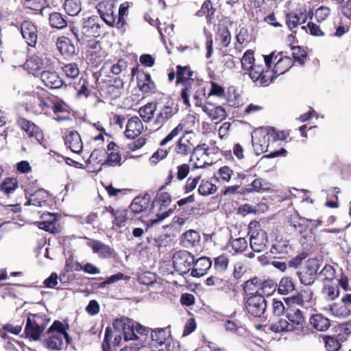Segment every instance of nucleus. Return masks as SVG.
Returning a JSON list of instances; mask_svg holds the SVG:
<instances>
[{
	"mask_svg": "<svg viewBox=\"0 0 351 351\" xmlns=\"http://www.w3.org/2000/svg\"><path fill=\"white\" fill-rule=\"evenodd\" d=\"M247 267L245 263V260L238 261L234 265L233 273L234 278L237 279L241 278L245 273Z\"/></svg>",
	"mask_w": 351,
	"mask_h": 351,
	"instance_id": "nucleus-62",
	"label": "nucleus"
},
{
	"mask_svg": "<svg viewBox=\"0 0 351 351\" xmlns=\"http://www.w3.org/2000/svg\"><path fill=\"white\" fill-rule=\"evenodd\" d=\"M66 12L71 16H76L82 10L80 0H66L64 4Z\"/></svg>",
	"mask_w": 351,
	"mask_h": 351,
	"instance_id": "nucleus-42",
	"label": "nucleus"
},
{
	"mask_svg": "<svg viewBox=\"0 0 351 351\" xmlns=\"http://www.w3.org/2000/svg\"><path fill=\"white\" fill-rule=\"evenodd\" d=\"M325 347L328 351H338L341 347L340 339L331 336L324 338Z\"/></svg>",
	"mask_w": 351,
	"mask_h": 351,
	"instance_id": "nucleus-49",
	"label": "nucleus"
},
{
	"mask_svg": "<svg viewBox=\"0 0 351 351\" xmlns=\"http://www.w3.org/2000/svg\"><path fill=\"white\" fill-rule=\"evenodd\" d=\"M51 103L38 98L37 101H35L34 110L37 113L45 112L46 110L51 109Z\"/></svg>",
	"mask_w": 351,
	"mask_h": 351,
	"instance_id": "nucleus-56",
	"label": "nucleus"
},
{
	"mask_svg": "<svg viewBox=\"0 0 351 351\" xmlns=\"http://www.w3.org/2000/svg\"><path fill=\"white\" fill-rule=\"evenodd\" d=\"M306 19V16H304L302 21H301L300 18L298 15L290 13L287 15V25L290 30H293L295 27H296L299 24L304 23Z\"/></svg>",
	"mask_w": 351,
	"mask_h": 351,
	"instance_id": "nucleus-48",
	"label": "nucleus"
},
{
	"mask_svg": "<svg viewBox=\"0 0 351 351\" xmlns=\"http://www.w3.org/2000/svg\"><path fill=\"white\" fill-rule=\"evenodd\" d=\"M62 70L67 77L75 79L80 73L79 68L75 63H70L65 64L62 67Z\"/></svg>",
	"mask_w": 351,
	"mask_h": 351,
	"instance_id": "nucleus-51",
	"label": "nucleus"
},
{
	"mask_svg": "<svg viewBox=\"0 0 351 351\" xmlns=\"http://www.w3.org/2000/svg\"><path fill=\"white\" fill-rule=\"evenodd\" d=\"M56 45L58 51L63 56H71L75 52L74 46L71 45L70 40L65 37L59 38Z\"/></svg>",
	"mask_w": 351,
	"mask_h": 351,
	"instance_id": "nucleus-35",
	"label": "nucleus"
},
{
	"mask_svg": "<svg viewBox=\"0 0 351 351\" xmlns=\"http://www.w3.org/2000/svg\"><path fill=\"white\" fill-rule=\"evenodd\" d=\"M18 124L20 128L27 134L30 138H34L38 143L42 144L43 134L36 125L24 118L19 119Z\"/></svg>",
	"mask_w": 351,
	"mask_h": 351,
	"instance_id": "nucleus-14",
	"label": "nucleus"
},
{
	"mask_svg": "<svg viewBox=\"0 0 351 351\" xmlns=\"http://www.w3.org/2000/svg\"><path fill=\"white\" fill-rule=\"evenodd\" d=\"M47 324V322L43 316L30 314L27 319L25 332L32 339L38 340L45 329Z\"/></svg>",
	"mask_w": 351,
	"mask_h": 351,
	"instance_id": "nucleus-5",
	"label": "nucleus"
},
{
	"mask_svg": "<svg viewBox=\"0 0 351 351\" xmlns=\"http://www.w3.org/2000/svg\"><path fill=\"white\" fill-rule=\"evenodd\" d=\"M64 143L75 153H80L83 147L80 135L76 131H68L64 135Z\"/></svg>",
	"mask_w": 351,
	"mask_h": 351,
	"instance_id": "nucleus-19",
	"label": "nucleus"
},
{
	"mask_svg": "<svg viewBox=\"0 0 351 351\" xmlns=\"http://www.w3.org/2000/svg\"><path fill=\"white\" fill-rule=\"evenodd\" d=\"M23 1L27 8L34 10H40L41 14H43L45 0H23Z\"/></svg>",
	"mask_w": 351,
	"mask_h": 351,
	"instance_id": "nucleus-50",
	"label": "nucleus"
},
{
	"mask_svg": "<svg viewBox=\"0 0 351 351\" xmlns=\"http://www.w3.org/2000/svg\"><path fill=\"white\" fill-rule=\"evenodd\" d=\"M40 79L50 88H58L63 84L62 80L54 71H43L40 74Z\"/></svg>",
	"mask_w": 351,
	"mask_h": 351,
	"instance_id": "nucleus-23",
	"label": "nucleus"
},
{
	"mask_svg": "<svg viewBox=\"0 0 351 351\" xmlns=\"http://www.w3.org/2000/svg\"><path fill=\"white\" fill-rule=\"evenodd\" d=\"M27 66L33 71L46 69L50 65V60L46 56L35 55L27 60Z\"/></svg>",
	"mask_w": 351,
	"mask_h": 351,
	"instance_id": "nucleus-25",
	"label": "nucleus"
},
{
	"mask_svg": "<svg viewBox=\"0 0 351 351\" xmlns=\"http://www.w3.org/2000/svg\"><path fill=\"white\" fill-rule=\"evenodd\" d=\"M219 37L221 44L223 47H228L231 41V34L226 27L220 28L219 30Z\"/></svg>",
	"mask_w": 351,
	"mask_h": 351,
	"instance_id": "nucleus-55",
	"label": "nucleus"
},
{
	"mask_svg": "<svg viewBox=\"0 0 351 351\" xmlns=\"http://www.w3.org/2000/svg\"><path fill=\"white\" fill-rule=\"evenodd\" d=\"M311 326L318 331H326L330 326L329 319L322 314H315L309 319Z\"/></svg>",
	"mask_w": 351,
	"mask_h": 351,
	"instance_id": "nucleus-29",
	"label": "nucleus"
},
{
	"mask_svg": "<svg viewBox=\"0 0 351 351\" xmlns=\"http://www.w3.org/2000/svg\"><path fill=\"white\" fill-rule=\"evenodd\" d=\"M191 90L193 92V104L196 107L204 108L207 102L206 93V86L203 82H199L197 80H192L186 84V91L190 92Z\"/></svg>",
	"mask_w": 351,
	"mask_h": 351,
	"instance_id": "nucleus-7",
	"label": "nucleus"
},
{
	"mask_svg": "<svg viewBox=\"0 0 351 351\" xmlns=\"http://www.w3.org/2000/svg\"><path fill=\"white\" fill-rule=\"evenodd\" d=\"M271 328L275 332H293L295 328L290 324L288 319H280L278 322L273 324Z\"/></svg>",
	"mask_w": 351,
	"mask_h": 351,
	"instance_id": "nucleus-38",
	"label": "nucleus"
},
{
	"mask_svg": "<svg viewBox=\"0 0 351 351\" xmlns=\"http://www.w3.org/2000/svg\"><path fill=\"white\" fill-rule=\"evenodd\" d=\"M293 64V62L291 58L288 56L281 57L275 64L274 69L271 71L274 78L287 72Z\"/></svg>",
	"mask_w": 351,
	"mask_h": 351,
	"instance_id": "nucleus-30",
	"label": "nucleus"
},
{
	"mask_svg": "<svg viewBox=\"0 0 351 351\" xmlns=\"http://www.w3.org/2000/svg\"><path fill=\"white\" fill-rule=\"evenodd\" d=\"M319 269V261L317 258H311L306 261V271L310 274V276H317Z\"/></svg>",
	"mask_w": 351,
	"mask_h": 351,
	"instance_id": "nucleus-53",
	"label": "nucleus"
},
{
	"mask_svg": "<svg viewBox=\"0 0 351 351\" xmlns=\"http://www.w3.org/2000/svg\"><path fill=\"white\" fill-rule=\"evenodd\" d=\"M152 348L154 347L160 351L171 340V335L169 328L157 329L152 332Z\"/></svg>",
	"mask_w": 351,
	"mask_h": 351,
	"instance_id": "nucleus-13",
	"label": "nucleus"
},
{
	"mask_svg": "<svg viewBox=\"0 0 351 351\" xmlns=\"http://www.w3.org/2000/svg\"><path fill=\"white\" fill-rule=\"evenodd\" d=\"M49 197V193L46 190L39 189L30 195L25 206L32 205L37 207L43 206Z\"/></svg>",
	"mask_w": 351,
	"mask_h": 351,
	"instance_id": "nucleus-26",
	"label": "nucleus"
},
{
	"mask_svg": "<svg viewBox=\"0 0 351 351\" xmlns=\"http://www.w3.org/2000/svg\"><path fill=\"white\" fill-rule=\"evenodd\" d=\"M48 215L52 217L53 219L47 221H40L38 222V226L40 229L53 233L56 231V227L54 223L56 219L53 216L51 215L50 214H49Z\"/></svg>",
	"mask_w": 351,
	"mask_h": 351,
	"instance_id": "nucleus-52",
	"label": "nucleus"
},
{
	"mask_svg": "<svg viewBox=\"0 0 351 351\" xmlns=\"http://www.w3.org/2000/svg\"><path fill=\"white\" fill-rule=\"evenodd\" d=\"M18 188V181L15 178H7L0 186L1 191L9 196Z\"/></svg>",
	"mask_w": 351,
	"mask_h": 351,
	"instance_id": "nucleus-39",
	"label": "nucleus"
},
{
	"mask_svg": "<svg viewBox=\"0 0 351 351\" xmlns=\"http://www.w3.org/2000/svg\"><path fill=\"white\" fill-rule=\"evenodd\" d=\"M177 77L178 82H182L184 83V85L187 84L189 82L194 80L191 78L193 75V72L188 66H177Z\"/></svg>",
	"mask_w": 351,
	"mask_h": 351,
	"instance_id": "nucleus-41",
	"label": "nucleus"
},
{
	"mask_svg": "<svg viewBox=\"0 0 351 351\" xmlns=\"http://www.w3.org/2000/svg\"><path fill=\"white\" fill-rule=\"evenodd\" d=\"M252 189H250V191H256L260 192L261 191L267 190L269 188V184L265 181L261 179H255L252 182Z\"/></svg>",
	"mask_w": 351,
	"mask_h": 351,
	"instance_id": "nucleus-60",
	"label": "nucleus"
},
{
	"mask_svg": "<svg viewBox=\"0 0 351 351\" xmlns=\"http://www.w3.org/2000/svg\"><path fill=\"white\" fill-rule=\"evenodd\" d=\"M215 184L206 180H202L198 187V193L200 195L208 196L214 194L217 191Z\"/></svg>",
	"mask_w": 351,
	"mask_h": 351,
	"instance_id": "nucleus-40",
	"label": "nucleus"
},
{
	"mask_svg": "<svg viewBox=\"0 0 351 351\" xmlns=\"http://www.w3.org/2000/svg\"><path fill=\"white\" fill-rule=\"evenodd\" d=\"M247 71L250 78L254 82H259L263 86L269 85L274 79L273 72L265 70L263 64L258 62H254Z\"/></svg>",
	"mask_w": 351,
	"mask_h": 351,
	"instance_id": "nucleus-8",
	"label": "nucleus"
},
{
	"mask_svg": "<svg viewBox=\"0 0 351 351\" xmlns=\"http://www.w3.org/2000/svg\"><path fill=\"white\" fill-rule=\"evenodd\" d=\"M230 243L235 253H242L247 247V241L243 237L233 239L230 241Z\"/></svg>",
	"mask_w": 351,
	"mask_h": 351,
	"instance_id": "nucleus-45",
	"label": "nucleus"
},
{
	"mask_svg": "<svg viewBox=\"0 0 351 351\" xmlns=\"http://www.w3.org/2000/svg\"><path fill=\"white\" fill-rule=\"evenodd\" d=\"M114 8V3L111 0H104L97 6L100 17L110 26H113L115 22Z\"/></svg>",
	"mask_w": 351,
	"mask_h": 351,
	"instance_id": "nucleus-12",
	"label": "nucleus"
},
{
	"mask_svg": "<svg viewBox=\"0 0 351 351\" xmlns=\"http://www.w3.org/2000/svg\"><path fill=\"white\" fill-rule=\"evenodd\" d=\"M200 242V235L198 232L190 230L182 234L181 243L185 247H195Z\"/></svg>",
	"mask_w": 351,
	"mask_h": 351,
	"instance_id": "nucleus-28",
	"label": "nucleus"
},
{
	"mask_svg": "<svg viewBox=\"0 0 351 351\" xmlns=\"http://www.w3.org/2000/svg\"><path fill=\"white\" fill-rule=\"evenodd\" d=\"M268 243L267 233L263 230L254 231L250 236V245L254 252L263 251Z\"/></svg>",
	"mask_w": 351,
	"mask_h": 351,
	"instance_id": "nucleus-17",
	"label": "nucleus"
},
{
	"mask_svg": "<svg viewBox=\"0 0 351 351\" xmlns=\"http://www.w3.org/2000/svg\"><path fill=\"white\" fill-rule=\"evenodd\" d=\"M21 32L28 45L32 47L36 45L38 38L37 28L31 21L23 22L21 25Z\"/></svg>",
	"mask_w": 351,
	"mask_h": 351,
	"instance_id": "nucleus-18",
	"label": "nucleus"
},
{
	"mask_svg": "<svg viewBox=\"0 0 351 351\" xmlns=\"http://www.w3.org/2000/svg\"><path fill=\"white\" fill-rule=\"evenodd\" d=\"M202 110L208 116L212 121L217 123L225 119L226 112L225 109L221 106H214L210 102H206Z\"/></svg>",
	"mask_w": 351,
	"mask_h": 351,
	"instance_id": "nucleus-22",
	"label": "nucleus"
},
{
	"mask_svg": "<svg viewBox=\"0 0 351 351\" xmlns=\"http://www.w3.org/2000/svg\"><path fill=\"white\" fill-rule=\"evenodd\" d=\"M143 125L138 117H132L128 121L126 125L125 134L128 138H135L143 131Z\"/></svg>",
	"mask_w": 351,
	"mask_h": 351,
	"instance_id": "nucleus-20",
	"label": "nucleus"
},
{
	"mask_svg": "<svg viewBox=\"0 0 351 351\" xmlns=\"http://www.w3.org/2000/svg\"><path fill=\"white\" fill-rule=\"evenodd\" d=\"M331 313L337 317L345 318L350 315L351 308L346 304H333L330 306Z\"/></svg>",
	"mask_w": 351,
	"mask_h": 351,
	"instance_id": "nucleus-34",
	"label": "nucleus"
},
{
	"mask_svg": "<svg viewBox=\"0 0 351 351\" xmlns=\"http://www.w3.org/2000/svg\"><path fill=\"white\" fill-rule=\"evenodd\" d=\"M177 112L178 108L176 106L172 101L167 102L158 110L153 121L154 126L156 129L160 128Z\"/></svg>",
	"mask_w": 351,
	"mask_h": 351,
	"instance_id": "nucleus-10",
	"label": "nucleus"
},
{
	"mask_svg": "<svg viewBox=\"0 0 351 351\" xmlns=\"http://www.w3.org/2000/svg\"><path fill=\"white\" fill-rule=\"evenodd\" d=\"M138 86L140 90L144 93H149L155 88L154 82L148 73H142L139 75Z\"/></svg>",
	"mask_w": 351,
	"mask_h": 351,
	"instance_id": "nucleus-33",
	"label": "nucleus"
},
{
	"mask_svg": "<svg viewBox=\"0 0 351 351\" xmlns=\"http://www.w3.org/2000/svg\"><path fill=\"white\" fill-rule=\"evenodd\" d=\"M258 283V280L256 278L253 279H250L247 280L243 286L244 292L246 293L247 298L248 296L255 295V294H261L258 292L257 289V284Z\"/></svg>",
	"mask_w": 351,
	"mask_h": 351,
	"instance_id": "nucleus-44",
	"label": "nucleus"
},
{
	"mask_svg": "<svg viewBox=\"0 0 351 351\" xmlns=\"http://www.w3.org/2000/svg\"><path fill=\"white\" fill-rule=\"evenodd\" d=\"M48 338L46 339V346L49 350H60L64 346V340L66 344L70 343V339L64 330V324L58 321L53 322L48 329Z\"/></svg>",
	"mask_w": 351,
	"mask_h": 351,
	"instance_id": "nucleus-3",
	"label": "nucleus"
},
{
	"mask_svg": "<svg viewBox=\"0 0 351 351\" xmlns=\"http://www.w3.org/2000/svg\"><path fill=\"white\" fill-rule=\"evenodd\" d=\"M302 29L306 30L307 32L308 31L310 34L313 36H322L324 35V32L319 28V26L311 22L308 23L306 26H302Z\"/></svg>",
	"mask_w": 351,
	"mask_h": 351,
	"instance_id": "nucleus-59",
	"label": "nucleus"
},
{
	"mask_svg": "<svg viewBox=\"0 0 351 351\" xmlns=\"http://www.w3.org/2000/svg\"><path fill=\"white\" fill-rule=\"evenodd\" d=\"M254 62H258V60H256L254 57V51L251 49L247 50L241 59L243 69L248 70Z\"/></svg>",
	"mask_w": 351,
	"mask_h": 351,
	"instance_id": "nucleus-47",
	"label": "nucleus"
},
{
	"mask_svg": "<svg viewBox=\"0 0 351 351\" xmlns=\"http://www.w3.org/2000/svg\"><path fill=\"white\" fill-rule=\"evenodd\" d=\"M290 247L287 240L276 239L271 245L270 252L274 256H284L287 254Z\"/></svg>",
	"mask_w": 351,
	"mask_h": 351,
	"instance_id": "nucleus-31",
	"label": "nucleus"
},
{
	"mask_svg": "<svg viewBox=\"0 0 351 351\" xmlns=\"http://www.w3.org/2000/svg\"><path fill=\"white\" fill-rule=\"evenodd\" d=\"M88 245L92 249L93 253L97 254L99 258H110L113 252V250L110 246L97 240L90 241Z\"/></svg>",
	"mask_w": 351,
	"mask_h": 351,
	"instance_id": "nucleus-24",
	"label": "nucleus"
},
{
	"mask_svg": "<svg viewBox=\"0 0 351 351\" xmlns=\"http://www.w3.org/2000/svg\"><path fill=\"white\" fill-rule=\"evenodd\" d=\"M294 290V284L292 279L289 277H283L278 285V291L281 294H288Z\"/></svg>",
	"mask_w": 351,
	"mask_h": 351,
	"instance_id": "nucleus-43",
	"label": "nucleus"
},
{
	"mask_svg": "<svg viewBox=\"0 0 351 351\" xmlns=\"http://www.w3.org/2000/svg\"><path fill=\"white\" fill-rule=\"evenodd\" d=\"M171 196L168 193L162 192L157 195L152 202V212L155 213L156 218L149 219V224L154 226L162 221L169 215V210H163L171 204Z\"/></svg>",
	"mask_w": 351,
	"mask_h": 351,
	"instance_id": "nucleus-4",
	"label": "nucleus"
},
{
	"mask_svg": "<svg viewBox=\"0 0 351 351\" xmlns=\"http://www.w3.org/2000/svg\"><path fill=\"white\" fill-rule=\"evenodd\" d=\"M286 317L290 324L295 328V334L301 335L307 330L304 327L305 318L300 309L295 308L287 309Z\"/></svg>",
	"mask_w": 351,
	"mask_h": 351,
	"instance_id": "nucleus-11",
	"label": "nucleus"
},
{
	"mask_svg": "<svg viewBox=\"0 0 351 351\" xmlns=\"http://www.w3.org/2000/svg\"><path fill=\"white\" fill-rule=\"evenodd\" d=\"M71 32L80 43L85 44L90 41L89 39L100 35L101 24L99 19L93 16L84 19L80 31L75 27H71Z\"/></svg>",
	"mask_w": 351,
	"mask_h": 351,
	"instance_id": "nucleus-2",
	"label": "nucleus"
},
{
	"mask_svg": "<svg viewBox=\"0 0 351 351\" xmlns=\"http://www.w3.org/2000/svg\"><path fill=\"white\" fill-rule=\"evenodd\" d=\"M322 292L329 300H333L339 295V290L336 286H326L323 289Z\"/></svg>",
	"mask_w": 351,
	"mask_h": 351,
	"instance_id": "nucleus-58",
	"label": "nucleus"
},
{
	"mask_svg": "<svg viewBox=\"0 0 351 351\" xmlns=\"http://www.w3.org/2000/svg\"><path fill=\"white\" fill-rule=\"evenodd\" d=\"M202 12L206 14V19L210 22L214 17L215 10L210 1H205L202 6Z\"/></svg>",
	"mask_w": 351,
	"mask_h": 351,
	"instance_id": "nucleus-57",
	"label": "nucleus"
},
{
	"mask_svg": "<svg viewBox=\"0 0 351 351\" xmlns=\"http://www.w3.org/2000/svg\"><path fill=\"white\" fill-rule=\"evenodd\" d=\"M148 206V199L145 197H135L132 203L130 204L128 210H130L131 215L132 213L139 214L144 211Z\"/></svg>",
	"mask_w": 351,
	"mask_h": 351,
	"instance_id": "nucleus-32",
	"label": "nucleus"
},
{
	"mask_svg": "<svg viewBox=\"0 0 351 351\" xmlns=\"http://www.w3.org/2000/svg\"><path fill=\"white\" fill-rule=\"evenodd\" d=\"M156 110V106L152 103H148L140 108L138 113L145 122H149L154 117V112Z\"/></svg>",
	"mask_w": 351,
	"mask_h": 351,
	"instance_id": "nucleus-37",
	"label": "nucleus"
},
{
	"mask_svg": "<svg viewBox=\"0 0 351 351\" xmlns=\"http://www.w3.org/2000/svg\"><path fill=\"white\" fill-rule=\"evenodd\" d=\"M245 308L254 317H261L267 308V302L262 294H255L246 298Z\"/></svg>",
	"mask_w": 351,
	"mask_h": 351,
	"instance_id": "nucleus-9",
	"label": "nucleus"
},
{
	"mask_svg": "<svg viewBox=\"0 0 351 351\" xmlns=\"http://www.w3.org/2000/svg\"><path fill=\"white\" fill-rule=\"evenodd\" d=\"M123 332L125 341L137 339V335L134 331V325L131 320L126 326L125 329L123 331Z\"/></svg>",
	"mask_w": 351,
	"mask_h": 351,
	"instance_id": "nucleus-61",
	"label": "nucleus"
},
{
	"mask_svg": "<svg viewBox=\"0 0 351 351\" xmlns=\"http://www.w3.org/2000/svg\"><path fill=\"white\" fill-rule=\"evenodd\" d=\"M252 142L256 155H259L263 152H270L269 154L263 156L261 159L274 158L287 152L283 148L278 151L272 150L274 145H271V138L267 128H258L255 130L252 134Z\"/></svg>",
	"mask_w": 351,
	"mask_h": 351,
	"instance_id": "nucleus-1",
	"label": "nucleus"
},
{
	"mask_svg": "<svg viewBox=\"0 0 351 351\" xmlns=\"http://www.w3.org/2000/svg\"><path fill=\"white\" fill-rule=\"evenodd\" d=\"M212 265V262L210 259L208 257H201L194 261V263L193 264V269L191 270V276L193 277L199 278L204 276L208 269L210 268Z\"/></svg>",
	"mask_w": 351,
	"mask_h": 351,
	"instance_id": "nucleus-21",
	"label": "nucleus"
},
{
	"mask_svg": "<svg viewBox=\"0 0 351 351\" xmlns=\"http://www.w3.org/2000/svg\"><path fill=\"white\" fill-rule=\"evenodd\" d=\"M107 159L102 162V165H108L110 167L120 166L121 165V156L119 152H110L106 153Z\"/></svg>",
	"mask_w": 351,
	"mask_h": 351,
	"instance_id": "nucleus-46",
	"label": "nucleus"
},
{
	"mask_svg": "<svg viewBox=\"0 0 351 351\" xmlns=\"http://www.w3.org/2000/svg\"><path fill=\"white\" fill-rule=\"evenodd\" d=\"M49 23L52 27L63 29L67 25L66 17L59 12H52L49 14Z\"/></svg>",
	"mask_w": 351,
	"mask_h": 351,
	"instance_id": "nucleus-36",
	"label": "nucleus"
},
{
	"mask_svg": "<svg viewBox=\"0 0 351 351\" xmlns=\"http://www.w3.org/2000/svg\"><path fill=\"white\" fill-rule=\"evenodd\" d=\"M174 269L180 275L187 274L194 263V256L187 251L177 252L173 256Z\"/></svg>",
	"mask_w": 351,
	"mask_h": 351,
	"instance_id": "nucleus-6",
	"label": "nucleus"
},
{
	"mask_svg": "<svg viewBox=\"0 0 351 351\" xmlns=\"http://www.w3.org/2000/svg\"><path fill=\"white\" fill-rule=\"evenodd\" d=\"M193 130H189L185 128L184 123H180L174 128L160 142V145H165L173 138L178 137L179 135H189L193 134Z\"/></svg>",
	"mask_w": 351,
	"mask_h": 351,
	"instance_id": "nucleus-27",
	"label": "nucleus"
},
{
	"mask_svg": "<svg viewBox=\"0 0 351 351\" xmlns=\"http://www.w3.org/2000/svg\"><path fill=\"white\" fill-rule=\"evenodd\" d=\"M160 351H183L180 347L179 341L173 339V338L164 346V348H160Z\"/></svg>",
	"mask_w": 351,
	"mask_h": 351,
	"instance_id": "nucleus-64",
	"label": "nucleus"
},
{
	"mask_svg": "<svg viewBox=\"0 0 351 351\" xmlns=\"http://www.w3.org/2000/svg\"><path fill=\"white\" fill-rule=\"evenodd\" d=\"M168 152L166 149H159L150 157L149 162L156 165L160 160L165 158Z\"/></svg>",
	"mask_w": 351,
	"mask_h": 351,
	"instance_id": "nucleus-63",
	"label": "nucleus"
},
{
	"mask_svg": "<svg viewBox=\"0 0 351 351\" xmlns=\"http://www.w3.org/2000/svg\"><path fill=\"white\" fill-rule=\"evenodd\" d=\"M195 150V143L191 137L188 135H182L177 141L174 147V152L180 156H185L193 154Z\"/></svg>",
	"mask_w": 351,
	"mask_h": 351,
	"instance_id": "nucleus-16",
	"label": "nucleus"
},
{
	"mask_svg": "<svg viewBox=\"0 0 351 351\" xmlns=\"http://www.w3.org/2000/svg\"><path fill=\"white\" fill-rule=\"evenodd\" d=\"M130 211L127 210H114L112 207L110 206L106 208V210L103 212V215L106 213H110L111 217L114 218L113 221V228L114 226L118 228H122L125 226V222L128 220H132L133 218L132 217Z\"/></svg>",
	"mask_w": 351,
	"mask_h": 351,
	"instance_id": "nucleus-15",
	"label": "nucleus"
},
{
	"mask_svg": "<svg viewBox=\"0 0 351 351\" xmlns=\"http://www.w3.org/2000/svg\"><path fill=\"white\" fill-rule=\"evenodd\" d=\"M270 137L271 138V145H275L279 141H284L287 138V134L283 132L276 131L273 128H267Z\"/></svg>",
	"mask_w": 351,
	"mask_h": 351,
	"instance_id": "nucleus-54",
	"label": "nucleus"
}]
</instances>
